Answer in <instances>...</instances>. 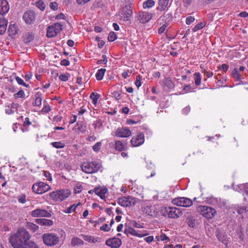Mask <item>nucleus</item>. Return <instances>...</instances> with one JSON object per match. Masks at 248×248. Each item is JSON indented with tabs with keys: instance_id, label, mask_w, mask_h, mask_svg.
<instances>
[{
	"instance_id": "obj_1",
	"label": "nucleus",
	"mask_w": 248,
	"mask_h": 248,
	"mask_svg": "<svg viewBox=\"0 0 248 248\" xmlns=\"http://www.w3.org/2000/svg\"><path fill=\"white\" fill-rule=\"evenodd\" d=\"M31 235L24 228H19L14 235L9 238V242L14 248H20L25 246L29 242Z\"/></svg>"
},
{
	"instance_id": "obj_2",
	"label": "nucleus",
	"mask_w": 248,
	"mask_h": 248,
	"mask_svg": "<svg viewBox=\"0 0 248 248\" xmlns=\"http://www.w3.org/2000/svg\"><path fill=\"white\" fill-rule=\"evenodd\" d=\"M81 170L86 173H93L99 170L101 165L96 161H86L81 165Z\"/></svg>"
},
{
	"instance_id": "obj_3",
	"label": "nucleus",
	"mask_w": 248,
	"mask_h": 248,
	"mask_svg": "<svg viewBox=\"0 0 248 248\" xmlns=\"http://www.w3.org/2000/svg\"><path fill=\"white\" fill-rule=\"evenodd\" d=\"M44 243L47 246L53 247L60 241L59 236L55 233L47 232L42 235Z\"/></svg>"
},
{
	"instance_id": "obj_4",
	"label": "nucleus",
	"mask_w": 248,
	"mask_h": 248,
	"mask_svg": "<svg viewBox=\"0 0 248 248\" xmlns=\"http://www.w3.org/2000/svg\"><path fill=\"white\" fill-rule=\"evenodd\" d=\"M70 193V191L69 190L63 189L52 192L49 194V195L53 200L61 202L66 199Z\"/></svg>"
},
{
	"instance_id": "obj_5",
	"label": "nucleus",
	"mask_w": 248,
	"mask_h": 248,
	"mask_svg": "<svg viewBox=\"0 0 248 248\" xmlns=\"http://www.w3.org/2000/svg\"><path fill=\"white\" fill-rule=\"evenodd\" d=\"M139 202V199L132 196L122 197L117 201L118 204L124 207L134 206Z\"/></svg>"
},
{
	"instance_id": "obj_6",
	"label": "nucleus",
	"mask_w": 248,
	"mask_h": 248,
	"mask_svg": "<svg viewBox=\"0 0 248 248\" xmlns=\"http://www.w3.org/2000/svg\"><path fill=\"white\" fill-rule=\"evenodd\" d=\"M162 212L164 216L172 218H177L182 214L180 209L170 206L164 207Z\"/></svg>"
},
{
	"instance_id": "obj_7",
	"label": "nucleus",
	"mask_w": 248,
	"mask_h": 248,
	"mask_svg": "<svg viewBox=\"0 0 248 248\" xmlns=\"http://www.w3.org/2000/svg\"><path fill=\"white\" fill-rule=\"evenodd\" d=\"M32 191L37 194H43L50 189V186L44 182H39L33 185Z\"/></svg>"
},
{
	"instance_id": "obj_8",
	"label": "nucleus",
	"mask_w": 248,
	"mask_h": 248,
	"mask_svg": "<svg viewBox=\"0 0 248 248\" xmlns=\"http://www.w3.org/2000/svg\"><path fill=\"white\" fill-rule=\"evenodd\" d=\"M62 25L57 23L47 28L46 36L48 37H53L60 33L62 29Z\"/></svg>"
},
{
	"instance_id": "obj_9",
	"label": "nucleus",
	"mask_w": 248,
	"mask_h": 248,
	"mask_svg": "<svg viewBox=\"0 0 248 248\" xmlns=\"http://www.w3.org/2000/svg\"><path fill=\"white\" fill-rule=\"evenodd\" d=\"M173 204L185 207H189L192 205L193 202L191 199L185 197H178L172 201Z\"/></svg>"
},
{
	"instance_id": "obj_10",
	"label": "nucleus",
	"mask_w": 248,
	"mask_h": 248,
	"mask_svg": "<svg viewBox=\"0 0 248 248\" xmlns=\"http://www.w3.org/2000/svg\"><path fill=\"white\" fill-rule=\"evenodd\" d=\"M199 210L203 217L208 218H212L216 213L214 209L206 206H199Z\"/></svg>"
},
{
	"instance_id": "obj_11",
	"label": "nucleus",
	"mask_w": 248,
	"mask_h": 248,
	"mask_svg": "<svg viewBox=\"0 0 248 248\" xmlns=\"http://www.w3.org/2000/svg\"><path fill=\"white\" fill-rule=\"evenodd\" d=\"M132 134L131 131L126 127L118 128L115 132V136L120 138L130 137Z\"/></svg>"
},
{
	"instance_id": "obj_12",
	"label": "nucleus",
	"mask_w": 248,
	"mask_h": 248,
	"mask_svg": "<svg viewBox=\"0 0 248 248\" xmlns=\"http://www.w3.org/2000/svg\"><path fill=\"white\" fill-rule=\"evenodd\" d=\"M136 17L140 23H145L152 18V14L146 12L141 11L138 13Z\"/></svg>"
},
{
	"instance_id": "obj_13",
	"label": "nucleus",
	"mask_w": 248,
	"mask_h": 248,
	"mask_svg": "<svg viewBox=\"0 0 248 248\" xmlns=\"http://www.w3.org/2000/svg\"><path fill=\"white\" fill-rule=\"evenodd\" d=\"M144 141V135L142 133L133 137L131 140V145L134 147L140 146Z\"/></svg>"
},
{
	"instance_id": "obj_14",
	"label": "nucleus",
	"mask_w": 248,
	"mask_h": 248,
	"mask_svg": "<svg viewBox=\"0 0 248 248\" xmlns=\"http://www.w3.org/2000/svg\"><path fill=\"white\" fill-rule=\"evenodd\" d=\"M31 215L34 217H51V214L48 212L46 210L41 209L40 208L36 209L31 212Z\"/></svg>"
},
{
	"instance_id": "obj_15",
	"label": "nucleus",
	"mask_w": 248,
	"mask_h": 248,
	"mask_svg": "<svg viewBox=\"0 0 248 248\" xmlns=\"http://www.w3.org/2000/svg\"><path fill=\"white\" fill-rule=\"evenodd\" d=\"M132 14L133 12L131 6L130 4H127L123 8L122 18L124 21L130 20Z\"/></svg>"
},
{
	"instance_id": "obj_16",
	"label": "nucleus",
	"mask_w": 248,
	"mask_h": 248,
	"mask_svg": "<svg viewBox=\"0 0 248 248\" xmlns=\"http://www.w3.org/2000/svg\"><path fill=\"white\" fill-rule=\"evenodd\" d=\"M121 244L122 242L121 239L116 237L109 238L106 241V245L112 248H118Z\"/></svg>"
},
{
	"instance_id": "obj_17",
	"label": "nucleus",
	"mask_w": 248,
	"mask_h": 248,
	"mask_svg": "<svg viewBox=\"0 0 248 248\" xmlns=\"http://www.w3.org/2000/svg\"><path fill=\"white\" fill-rule=\"evenodd\" d=\"M85 241H88L90 243L99 244L103 241L102 238L100 237H94L91 235H82Z\"/></svg>"
},
{
	"instance_id": "obj_18",
	"label": "nucleus",
	"mask_w": 248,
	"mask_h": 248,
	"mask_svg": "<svg viewBox=\"0 0 248 248\" xmlns=\"http://www.w3.org/2000/svg\"><path fill=\"white\" fill-rule=\"evenodd\" d=\"M35 13L32 11L26 12L23 15V19L28 24H31L35 19Z\"/></svg>"
},
{
	"instance_id": "obj_19",
	"label": "nucleus",
	"mask_w": 248,
	"mask_h": 248,
	"mask_svg": "<svg viewBox=\"0 0 248 248\" xmlns=\"http://www.w3.org/2000/svg\"><path fill=\"white\" fill-rule=\"evenodd\" d=\"M142 211L146 214L151 217H154L156 215L155 207L154 205H146L143 209Z\"/></svg>"
},
{
	"instance_id": "obj_20",
	"label": "nucleus",
	"mask_w": 248,
	"mask_h": 248,
	"mask_svg": "<svg viewBox=\"0 0 248 248\" xmlns=\"http://www.w3.org/2000/svg\"><path fill=\"white\" fill-rule=\"evenodd\" d=\"M9 10V6L6 0H0V16L7 13Z\"/></svg>"
},
{
	"instance_id": "obj_21",
	"label": "nucleus",
	"mask_w": 248,
	"mask_h": 248,
	"mask_svg": "<svg viewBox=\"0 0 248 248\" xmlns=\"http://www.w3.org/2000/svg\"><path fill=\"white\" fill-rule=\"evenodd\" d=\"M125 232L127 234H130L139 237H142L148 235V233H141V232L137 231L132 228H129V229H126Z\"/></svg>"
},
{
	"instance_id": "obj_22",
	"label": "nucleus",
	"mask_w": 248,
	"mask_h": 248,
	"mask_svg": "<svg viewBox=\"0 0 248 248\" xmlns=\"http://www.w3.org/2000/svg\"><path fill=\"white\" fill-rule=\"evenodd\" d=\"M8 21L2 16H0V34H3L6 31Z\"/></svg>"
},
{
	"instance_id": "obj_23",
	"label": "nucleus",
	"mask_w": 248,
	"mask_h": 248,
	"mask_svg": "<svg viewBox=\"0 0 248 248\" xmlns=\"http://www.w3.org/2000/svg\"><path fill=\"white\" fill-rule=\"evenodd\" d=\"M34 38V34L32 32H26L23 36V40L26 44H29Z\"/></svg>"
},
{
	"instance_id": "obj_24",
	"label": "nucleus",
	"mask_w": 248,
	"mask_h": 248,
	"mask_svg": "<svg viewBox=\"0 0 248 248\" xmlns=\"http://www.w3.org/2000/svg\"><path fill=\"white\" fill-rule=\"evenodd\" d=\"M126 143H124L121 140H116L115 142V148L117 151H123L126 148Z\"/></svg>"
},
{
	"instance_id": "obj_25",
	"label": "nucleus",
	"mask_w": 248,
	"mask_h": 248,
	"mask_svg": "<svg viewBox=\"0 0 248 248\" xmlns=\"http://www.w3.org/2000/svg\"><path fill=\"white\" fill-rule=\"evenodd\" d=\"M186 222L190 228H194L196 226V218L194 216L189 215L186 217Z\"/></svg>"
},
{
	"instance_id": "obj_26",
	"label": "nucleus",
	"mask_w": 248,
	"mask_h": 248,
	"mask_svg": "<svg viewBox=\"0 0 248 248\" xmlns=\"http://www.w3.org/2000/svg\"><path fill=\"white\" fill-rule=\"evenodd\" d=\"M35 222L41 224L42 226H50L52 225L53 222L50 219H35Z\"/></svg>"
},
{
	"instance_id": "obj_27",
	"label": "nucleus",
	"mask_w": 248,
	"mask_h": 248,
	"mask_svg": "<svg viewBox=\"0 0 248 248\" xmlns=\"http://www.w3.org/2000/svg\"><path fill=\"white\" fill-rule=\"evenodd\" d=\"M169 2V0H158L157 10L161 11H164L167 8Z\"/></svg>"
},
{
	"instance_id": "obj_28",
	"label": "nucleus",
	"mask_w": 248,
	"mask_h": 248,
	"mask_svg": "<svg viewBox=\"0 0 248 248\" xmlns=\"http://www.w3.org/2000/svg\"><path fill=\"white\" fill-rule=\"evenodd\" d=\"M18 31L17 26L15 24L10 23L8 28V31L9 33L10 36H13L16 35Z\"/></svg>"
},
{
	"instance_id": "obj_29",
	"label": "nucleus",
	"mask_w": 248,
	"mask_h": 248,
	"mask_svg": "<svg viewBox=\"0 0 248 248\" xmlns=\"http://www.w3.org/2000/svg\"><path fill=\"white\" fill-rule=\"evenodd\" d=\"M107 191L106 188H95V194L99 196L101 199H104L105 196V195Z\"/></svg>"
},
{
	"instance_id": "obj_30",
	"label": "nucleus",
	"mask_w": 248,
	"mask_h": 248,
	"mask_svg": "<svg viewBox=\"0 0 248 248\" xmlns=\"http://www.w3.org/2000/svg\"><path fill=\"white\" fill-rule=\"evenodd\" d=\"M162 20L166 23L169 22L172 18V14L166 11L163 16L161 17Z\"/></svg>"
},
{
	"instance_id": "obj_31",
	"label": "nucleus",
	"mask_w": 248,
	"mask_h": 248,
	"mask_svg": "<svg viewBox=\"0 0 248 248\" xmlns=\"http://www.w3.org/2000/svg\"><path fill=\"white\" fill-rule=\"evenodd\" d=\"M163 85L167 87L169 89H172L174 87L173 82L169 78H166L164 79Z\"/></svg>"
},
{
	"instance_id": "obj_32",
	"label": "nucleus",
	"mask_w": 248,
	"mask_h": 248,
	"mask_svg": "<svg viewBox=\"0 0 248 248\" xmlns=\"http://www.w3.org/2000/svg\"><path fill=\"white\" fill-rule=\"evenodd\" d=\"M209 201L212 204L218 206L221 205L222 202L220 198L211 197L209 199Z\"/></svg>"
},
{
	"instance_id": "obj_33",
	"label": "nucleus",
	"mask_w": 248,
	"mask_h": 248,
	"mask_svg": "<svg viewBox=\"0 0 248 248\" xmlns=\"http://www.w3.org/2000/svg\"><path fill=\"white\" fill-rule=\"evenodd\" d=\"M71 245L72 246H76L78 245H83L84 244L83 241L78 237H74L71 242Z\"/></svg>"
},
{
	"instance_id": "obj_34",
	"label": "nucleus",
	"mask_w": 248,
	"mask_h": 248,
	"mask_svg": "<svg viewBox=\"0 0 248 248\" xmlns=\"http://www.w3.org/2000/svg\"><path fill=\"white\" fill-rule=\"evenodd\" d=\"M106 69L101 68L98 70L97 72L95 75V77L98 80H100L103 79L105 72H106Z\"/></svg>"
},
{
	"instance_id": "obj_35",
	"label": "nucleus",
	"mask_w": 248,
	"mask_h": 248,
	"mask_svg": "<svg viewBox=\"0 0 248 248\" xmlns=\"http://www.w3.org/2000/svg\"><path fill=\"white\" fill-rule=\"evenodd\" d=\"M155 4V1L153 0H147L143 3V7L144 9L153 7Z\"/></svg>"
},
{
	"instance_id": "obj_36",
	"label": "nucleus",
	"mask_w": 248,
	"mask_h": 248,
	"mask_svg": "<svg viewBox=\"0 0 248 248\" xmlns=\"http://www.w3.org/2000/svg\"><path fill=\"white\" fill-rule=\"evenodd\" d=\"M195 84L196 86H199L201 83V76L199 73H195L193 76Z\"/></svg>"
},
{
	"instance_id": "obj_37",
	"label": "nucleus",
	"mask_w": 248,
	"mask_h": 248,
	"mask_svg": "<svg viewBox=\"0 0 248 248\" xmlns=\"http://www.w3.org/2000/svg\"><path fill=\"white\" fill-rule=\"evenodd\" d=\"M26 227H27V229L32 231L33 232H36L39 229V227L38 226H37L36 224H35L33 223H31V222H28L27 223Z\"/></svg>"
},
{
	"instance_id": "obj_38",
	"label": "nucleus",
	"mask_w": 248,
	"mask_h": 248,
	"mask_svg": "<svg viewBox=\"0 0 248 248\" xmlns=\"http://www.w3.org/2000/svg\"><path fill=\"white\" fill-rule=\"evenodd\" d=\"M232 76L237 80L239 81L241 79V76L239 73V71L237 68H234L232 71Z\"/></svg>"
},
{
	"instance_id": "obj_39",
	"label": "nucleus",
	"mask_w": 248,
	"mask_h": 248,
	"mask_svg": "<svg viewBox=\"0 0 248 248\" xmlns=\"http://www.w3.org/2000/svg\"><path fill=\"white\" fill-rule=\"evenodd\" d=\"M99 94H95L94 93H92L91 94L90 98L92 99L93 103L94 105H96L98 99L99 98Z\"/></svg>"
},
{
	"instance_id": "obj_40",
	"label": "nucleus",
	"mask_w": 248,
	"mask_h": 248,
	"mask_svg": "<svg viewBox=\"0 0 248 248\" xmlns=\"http://www.w3.org/2000/svg\"><path fill=\"white\" fill-rule=\"evenodd\" d=\"M15 79L16 81L18 83V84L24 86L26 87H29L30 86L29 84H27L25 82H24L22 79L18 77H16Z\"/></svg>"
},
{
	"instance_id": "obj_41",
	"label": "nucleus",
	"mask_w": 248,
	"mask_h": 248,
	"mask_svg": "<svg viewBox=\"0 0 248 248\" xmlns=\"http://www.w3.org/2000/svg\"><path fill=\"white\" fill-rule=\"evenodd\" d=\"M117 39V35L113 31H111L108 37V39L109 42H113Z\"/></svg>"
},
{
	"instance_id": "obj_42",
	"label": "nucleus",
	"mask_w": 248,
	"mask_h": 248,
	"mask_svg": "<svg viewBox=\"0 0 248 248\" xmlns=\"http://www.w3.org/2000/svg\"><path fill=\"white\" fill-rule=\"evenodd\" d=\"M205 26V23L204 22H201L196 25L193 29V31L195 32L200 29H202Z\"/></svg>"
},
{
	"instance_id": "obj_43",
	"label": "nucleus",
	"mask_w": 248,
	"mask_h": 248,
	"mask_svg": "<svg viewBox=\"0 0 248 248\" xmlns=\"http://www.w3.org/2000/svg\"><path fill=\"white\" fill-rule=\"evenodd\" d=\"M36 5L40 10L43 11L46 7V5L44 2L41 0H39L36 2Z\"/></svg>"
},
{
	"instance_id": "obj_44",
	"label": "nucleus",
	"mask_w": 248,
	"mask_h": 248,
	"mask_svg": "<svg viewBox=\"0 0 248 248\" xmlns=\"http://www.w3.org/2000/svg\"><path fill=\"white\" fill-rule=\"evenodd\" d=\"M80 204V203L79 202L77 205L73 204V205H71L70 207H69L68 208H67L66 209V211L65 212L67 213H70L72 212L75 211L76 207H77Z\"/></svg>"
},
{
	"instance_id": "obj_45",
	"label": "nucleus",
	"mask_w": 248,
	"mask_h": 248,
	"mask_svg": "<svg viewBox=\"0 0 248 248\" xmlns=\"http://www.w3.org/2000/svg\"><path fill=\"white\" fill-rule=\"evenodd\" d=\"M51 144L56 148H62L65 146L64 144L61 142H54Z\"/></svg>"
},
{
	"instance_id": "obj_46",
	"label": "nucleus",
	"mask_w": 248,
	"mask_h": 248,
	"mask_svg": "<svg viewBox=\"0 0 248 248\" xmlns=\"http://www.w3.org/2000/svg\"><path fill=\"white\" fill-rule=\"evenodd\" d=\"M14 96L15 98H24L25 93L22 90H20L17 93L14 94Z\"/></svg>"
},
{
	"instance_id": "obj_47",
	"label": "nucleus",
	"mask_w": 248,
	"mask_h": 248,
	"mask_svg": "<svg viewBox=\"0 0 248 248\" xmlns=\"http://www.w3.org/2000/svg\"><path fill=\"white\" fill-rule=\"evenodd\" d=\"M70 77L69 74H62L59 76V79L62 81H66L68 80Z\"/></svg>"
},
{
	"instance_id": "obj_48",
	"label": "nucleus",
	"mask_w": 248,
	"mask_h": 248,
	"mask_svg": "<svg viewBox=\"0 0 248 248\" xmlns=\"http://www.w3.org/2000/svg\"><path fill=\"white\" fill-rule=\"evenodd\" d=\"M82 190V186L81 185L78 184H77L74 188V191L75 193H79Z\"/></svg>"
},
{
	"instance_id": "obj_49",
	"label": "nucleus",
	"mask_w": 248,
	"mask_h": 248,
	"mask_svg": "<svg viewBox=\"0 0 248 248\" xmlns=\"http://www.w3.org/2000/svg\"><path fill=\"white\" fill-rule=\"evenodd\" d=\"M42 99L40 97H37L34 101V102L33 103V105L36 106H39L42 104Z\"/></svg>"
},
{
	"instance_id": "obj_50",
	"label": "nucleus",
	"mask_w": 248,
	"mask_h": 248,
	"mask_svg": "<svg viewBox=\"0 0 248 248\" xmlns=\"http://www.w3.org/2000/svg\"><path fill=\"white\" fill-rule=\"evenodd\" d=\"M156 239L159 241V240H161V241H164V240H169V239L168 238V237H167L165 234L164 233H162L160 236H156Z\"/></svg>"
},
{
	"instance_id": "obj_51",
	"label": "nucleus",
	"mask_w": 248,
	"mask_h": 248,
	"mask_svg": "<svg viewBox=\"0 0 248 248\" xmlns=\"http://www.w3.org/2000/svg\"><path fill=\"white\" fill-rule=\"evenodd\" d=\"M101 146V142H97L93 146V149L95 152H98L100 150Z\"/></svg>"
},
{
	"instance_id": "obj_52",
	"label": "nucleus",
	"mask_w": 248,
	"mask_h": 248,
	"mask_svg": "<svg viewBox=\"0 0 248 248\" xmlns=\"http://www.w3.org/2000/svg\"><path fill=\"white\" fill-rule=\"evenodd\" d=\"M141 76H140V75H138L137 76L136 80L135 82V84L138 88H139V87H140L141 86Z\"/></svg>"
},
{
	"instance_id": "obj_53",
	"label": "nucleus",
	"mask_w": 248,
	"mask_h": 248,
	"mask_svg": "<svg viewBox=\"0 0 248 248\" xmlns=\"http://www.w3.org/2000/svg\"><path fill=\"white\" fill-rule=\"evenodd\" d=\"M100 230L105 232H108L110 230V228L107 224H105L100 227Z\"/></svg>"
},
{
	"instance_id": "obj_54",
	"label": "nucleus",
	"mask_w": 248,
	"mask_h": 248,
	"mask_svg": "<svg viewBox=\"0 0 248 248\" xmlns=\"http://www.w3.org/2000/svg\"><path fill=\"white\" fill-rule=\"evenodd\" d=\"M194 20L195 18L194 17L191 16H188L186 18V24L190 25L191 23H193Z\"/></svg>"
},
{
	"instance_id": "obj_55",
	"label": "nucleus",
	"mask_w": 248,
	"mask_h": 248,
	"mask_svg": "<svg viewBox=\"0 0 248 248\" xmlns=\"http://www.w3.org/2000/svg\"><path fill=\"white\" fill-rule=\"evenodd\" d=\"M194 0H183V2L185 7L190 6Z\"/></svg>"
},
{
	"instance_id": "obj_56",
	"label": "nucleus",
	"mask_w": 248,
	"mask_h": 248,
	"mask_svg": "<svg viewBox=\"0 0 248 248\" xmlns=\"http://www.w3.org/2000/svg\"><path fill=\"white\" fill-rule=\"evenodd\" d=\"M102 58H103L102 60H98L97 61V63L98 64H100V63H105V64H106L108 60H107V58L106 55H103L102 56Z\"/></svg>"
},
{
	"instance_id": "obj_57",
	"label": "nucleus",
	"mask_w": 248,
	"mask_h": 248,
	"mask_svg": "<svg viewBox=\"0 0 248 248\" xmlns=\"http://www.w3.org/2000/svg\"><path fill=\"white\" fill-rule=\"evenodd\" d=\"M18 201L20 203H25L26 202V196L25 195H23L21 196H19L18 198Z\"/></svg>"
},
{
	"instance_id": "obj_58",
	"label": "nucleus",
	"mask_w": 248,
	"mask_h": 248,
	"mask_svg": "<svg viewBox=\"0 0 248 248\" xmlns=\"http://www.w3.org/2000/svg\"><path fill=\"white\" fill-rule=\"evenodd\" d=\"M191 90V87L190 85H186L184 87L183 91H185V93H188L190 92Z\"/></svg>"
},
{
	"instance_id": "obj_59",
	"label": "nucleus",
	"mask_w": 248,
	"mask_h": 248,
	"mask_svg": "<svg viewBox=\"0 0 248 248\" xmlns=\"http://www.w3.org/2000/svg\"><path fill=\"white\" fill-rule=\"evenodd\" d=\"M167 27V25L166 24L163 25L161 27L159 28V29L158 30V32L159 34H161L165 31L166 28Z\"/></svg>"
},
{
	"instance_id": "obj_60",
	"label": "nucleus",
	"mask_w": 248,
	"mask_h": 248,
	"mask_svg": "<svg viewBox=\"0 0 248 248\" xmlns=\"http://www.w3.org/2000/svg\"><path fill=\"white\" fill-rule=\"evenodd\" d=\"M50 7L53 10H56L58 8V4L56 2H51L50 3Z\"/></svg>"
},
{
	"instance_id": "obj_61",
	"label": "nucleus",
	"mask_w": 248,
	"mask_h": 248,
	"mask_svg": "<svg viewBox=\"0 0 248 248\" xmlns=\"http://www.w3.org/2000/svg\"><path fill=\"white\" fill-rule=\"evenodd\" d=\"M50 110V108L49 106L48 105H46L42 109V111L43 112H46V113H47Z\"/></svg>"
},
{
	"instance_id": "obj_62",
	"label": "nucleus",
	"mask_w": 248,
	"mask_h": 248,
	"mask_svg": "<svg viewBox=\"0 0 248 248\" xmlns=\"http://www.w3.org/2000/svg\"><path fill=\"white\" fill-rule=\"evenodd\" d=\"M69 64H70V62H69V61H68L66 59H63L61 62V64L62 65L68 66L69 65Z\"/></svg>"
},
{
	"instance_id": "obj_63",
	"label": "nucleus",
	"mask_w": 248,
	"mask_h": 248,
	"mask_svg": "<svg viewBox=\"0 0 248 248\" xmlns=\"http://www.w3.org/2000/svg\"><path fill=\"white\" fill-rule=\"evenodd\" d=\"M31 124V122H30V119L29 118L27 117L25 119V121L23 124L24 126H26L28 125Z\"/></svg>"
},
{
	"instance_id": "obj_64",
	"label": "nucleus",
	"mask_w": 248,
	"mask_h": 248,
	"mask_svg": "<svg viewBox=\"0 0 248 248\" xmlns=\"http://www.w3.org/2000/svg\"><path fill=\"white\" fill-rule=\"evenodd\" d=\"M32 76V75L31 73H28L26 74L25 76V78L26 81H27L30 80Z\"/></svg>"
}]
</instances>
